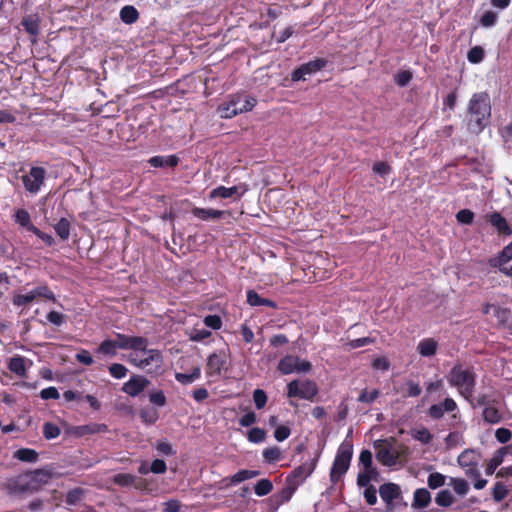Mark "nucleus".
<instances>
[{
  "mask_svg": "<svg viewBox=\"0 0 512 512\" xmlns=\"http://www.w3.org/2000/svg\"><path fill=\"white\" fill-rule=\"evenodd\" d=\"M291 434V430L286 425L278 426L274 431V437L278 442L286 440Z\"/></svg>",
  "mask_w": 512,
  "mask_h": 512,
  "instance_id": "e2e57ef3",
  "label": "nucleus"
},
{
  "mask_svg": "<svg viewBox=\"0 0 512 512\" xmlns=\"http://www.w3.org/2000/svg\"><path fill=\"white\" fill-rule=\"evenodd\" d=\"M8 367L10 371L16 374L17 376L26 377L27 370L24 357L16 355L10 358Z\"/></svg>",
  "mask_w": 512,
  "mask_h": 512,
  "instance_id": "393cba45",
  "label": "nucleus"
},
{
  "mask_svg": "<svg viewBox=\"0 0 512 512\" xmlns=\"http://www.w3.org/2000/svg\"><path fill=\"white\" fill-rule=\"evenodd\" d=\"M150 384V381L142 375H133L129 381L123 384L121 390L129 396L136 397Z\"/></svg>",
  "mask_w": 512,
  "mask_h": 512,
  "instance_id": "ddd939ff",
  "label": "nucleus"
},
{
  "mask_svg": "<svg viewBox=\"0 0 512 512\" xmlns=\"http://www.w3.org/2000/svg\"><path fill=\"white\" fill-rule=\"evenodd\" d=\"M96 353L114 357L117 354V346L114 339H105L96 349Z\"/></svg>",
  "mask_w": 512,
  "mask_h": 512,
  "instance_id": "cd10ccee",
  "label": "nucleus"
},
{
  "mask_svg": "<svg viewBox=\"0 0 512 512\" xmlns=\"http://www.w3.org/2000/svg\"><path fill=\"white\" fill-rule=\"evenodd\" d=\"M467 57L471 63H479L483 60L484 49L481 46H474L469 50Z\"/></svg>",
  "mask_w": 512,
  "mask_h": 512,
  "instance_id": "5fc2aeb1",
  "label": "nucleus"
},
{
  "mask_svg": "<svg viewBox=\"0 0 512 512\" xmlns=\"http://www.w3.org/2000/svg\"><path fill=\"white\" fill-rule=\"evenodd\" d=\"M374 448L376 450V459L384 466L396 465L399 453L392 447L386 444V441L377 440L374 442Z\"/></svg>",
  "mask_w": 512,
  "mask_h": 512,
  "instance_id": "9d476101",
  "label": "nucleus"
},
{
  "mask_svg": "<svg viewBox=\"0 0 512 512\" xmlns=\"http://www.w3.org/2000/svg\"><path fill=\"white\" fill-rule=\"evenodd\" d=\"M21 25L31 36L36 37L40 32V17L38 14H29L22 18Z\"/></svg>",
  "mask_w": 512,
  "mask_h": 512,
  "instance_id": "6ab92c4d",
  "label": "nucleus"
},
{
  "mask_svg": "<svg viewBox=\"0 0 512 512\" xmlns=\"http://www.w3.org/2000/svg\"><path fill=\"white\" fill-rule=\"evenodd\" d=\"M470 130L479 133L488 123L491 115L490 98L487 93H475L469 102Z\"/></svg>",
  "mask_w": 512,
  "mask_h": 512,
  "instance_id": "f03ea898",
  "label": "nucleus"
},
{
  "mask_svg": "<svg viewBox=\"0 0 512 512\" xmlns=\"http://www.w3.org/2000/svg\"><path fill=\"white\" fill-rule=\"evenodd\" d=\"M54 230L57 234V236L63 240L66 241L70 237V230H71V224L70 221L66 218H61L55 225Z\"/></svg>",
  "mask_w": 512,
  "mask_h": 512,
  "instance_id": "bb28decb",
  "label": "nucleus"
},
{
  "mask_svg": "<svg viewBox=\"0 0 512 512\" xmlns=\"http://www.w3.org/2000/svg\"><path fill=\"white\" fill-rule=\"evenodd\" d=\"M120 18L126 24H132L139 18V13L134 6L126 5L120 10Z\"/></svg>",
  "mask_w": 512,
  "mask_h": 512,
  "instance_id": "c85d7f7f",
  "label": "nucleus"
},
{
  "mask_svg": "<svg viewBox=\"0 0 512 512\" xmlns=\"http://www.w3.org/2000/svg\"><path fill=\"white\" fill-rule=\"evenodd\" d=\"M379 396V391L377 389H373L371 392H368L366 389L362 390L358 401L362 403H372L374 402Z\"/></svg>",
  "mask_w": 512,
  "mask_h": 512,
  "instance_id": "4d7b16f0",
  "label": "nucleus"
},
{
  "mask_svg": "<svg viewBox=\"0 0 512 512\" xmlns=\"http://www.w3.org/2000/svg\"><path fill=\"white\" fill-rule=\"evenodd\" d=\"M266 431L259 427L251 428L247 433V439L251 443H262L266 439Z\"/></svg>",
  "mask_w": 512,
  "mask_h": 512,
  "instance_id": "ea45409f",
  "label": "nucleus"
},
{
  "mask_svg": "<svg viewBox=\"0 0 512 512\" xmlns=\"http://www.w3.org/2000/svg\"><path fill=\"white\" fill-rule=\"evenodd\" d=\"M40 397L43 400H49V399L57 400L60 398V394L55 387L51 386V387L42 389L40 391Z\"/></svg>",
  "mask_w": 512,
  "mask_h": 512,
  "instance_id": "69168bd1",
  "label": "nucleus"
},
{
  "mask_svg": "<svg viewBox=\"0 0 512 512\" xmlns=\"http://www.w3.org/2000/svg\"><path fill=\"white\" fill-rule=\"evenodd\" d=\"M110 375L115 379H122L126 377L128 369L120 363H113L108 368Z\"/></svg>",
  "mask_w": 512,
  "mask_h": 512,
  "instance_id": "de8ad7c7",
  "label": "nucleus"
},
{
  "mask_svg": "<svg viewBox=\"0 0 512 512\" xmlns=\"http://www.w3.org/2000/svg\"><path fill=\"white\" fill-rule=\"evenodd\" d=\"M247 192V185L246 184H239L232 187H225V186H218L211 190L209 194L210 199L215 198H231L235 195L238 196V198L242 197Z\"/></svg>",
  "mask_w": 512,
  "mask_h": 512,
  "instance_id": "dca6fc26",
  "label": "nucleus"
},
{
  "mask_svg": "<svg viewBox=\"0 0 512 512\" xmlns=\"http://www.w3.org/2000/svg\"><path fill=\"white\" fill-rule=\"evenodd\" d=\"M260 474L258 470H240L231 477V483L237 484L245 480L257 477Z\"/></svg>",
  "mask_w": 512,
  "mask_h": 512,
  "instance_id": "72a5a7b5",
  "label": "nucleus"
},
{
  "mask_svg": "<svg viewBox=\"0 0 512 512\" xmlns=\"http://www.w3.org/2000/svg\"><path fill=\"white\" fill-rule=\"evenodd\" d=\"M148 163L155 168H164V167H176L179 163V157L176 155L162 156L157 155L153 156L148 160Z\"/></svg>",
  "mask_w": 512,
  "mask_h": 512,
  "instance_id": "aec40b11",
  "label": "nucleus"
},
{
  "mask_svg": "<svg viewBox=\"0 0 512 512\" xmlns=\"http://www.w3.org/2000/svg\"><path fill=\"white\" fill-rule=\"evenodd\" d=\"M437 342L433 338H426L419 342L417 351L423 357H431L436 354Z\"/></svg>",
  "mask_w": 512,
  "mask_h": 512,
  "instance_id": "b1692460",
  "label": "nucleus"
},
{
  "mask_svg": "<svg viewBox=\"0 0 512 512\" xmlns=\"http://www.w3.org/2000/svg\"><path fill=\"white\" fill-rule=\"evenodd\" d=\"M38 298H43L55 302L56 297L54 292L49 288L47 284L39 285L29 292L14 293L12 297V304L15 307L26 308Z\"/></svg>",
  "mask_w": 512,
  "mask_h": 512,
  "instance_id": "39448f33",
  "label": "nucleus"
},
{
  "mask_svg": "<svg viewBox=\"0 0 512 512\" xmlns=\"http://www.w3.org/2000/svg\"><path fill=\"white\" fill-rule=\"evenodd\" d=\"M445 484V476L439 472L431 473L428 476V486L437 489Z\"/></svg>",
  "mask_w": 512,
  "mask_h": 512,
  "instance_id": "8fccbe9b",
  "label": "nucleus"
},
{
  "mask_svg": "<svg viewBox=\"0 0 512 512\" xmlns=\"http://www.w3.org/2000/svg\"><path fill=\"white\" fill-rule=\"evenodd\" d=\"M448 382L464 399L471 401L476 386V374L472 369L463 368L461 364L454 365L449 372Z\"/></svg>",
  "mask_w": 512,
  "mask_h": 512,
  "instance_id": "7ed1b4c3",
  "label": "nucleus"
},
{
  "mask_svg": "<svg viewBox=\"0 0 512 512\" xmlns=\"http://www.w3.org/2000/svg\"><path fill=\"white\" fill-rule=\"evenodd\" d=\"M6 489L10 495L23 494L31 490L29 484H21L16 481L8 483Z\"/></svg>",
  "mask_w": 512,
  "mask_h": 512,
  "instance_id": "a18cd8bd",
  "label": "nucleus"
},
{
  "mask_svg": "<svg viewBox=\"0 0 512 512\" xmlns=\"http://www.w3.org/2000/svg\"><path fill=\"white\" fill-rule=\"evenodd\" d=\"M46 319L56 326H61L65 322V315L57 311H50Z\"/></svg>",
  "mask_w": 512,
  "mask_h": 512,
  "instance_id": "338daca9",
  "label": "nucleus"
},
{
  "mask_svg": "<svg viewBox=\"0 0 512 512\" xmlns=\"http://www.w3.org/2000/svg\"><path fill=\"white\" fill-rule=\"evenodd\" d=\"M488 222L493 226L500 236L512 235V228L507 220L499 212H493L488 215Z\"/></svg>",
  "mask_w": 512,
  "mask_h": 512,
  "instance_id": "a211bd4d",
  "label": "nucleus"
},
{
  "mask_svg": "<svg viewBox=\"0 0 512 512\" xmlns=\"http://www.w3.org/2000/svg\"><path fill=\"white\" fill-rule=\"evenodd\" d=\"M149 400L152 404L163 407L167 403L166 396L162 390H156L149 393Z\"/></svg>",
  "mask_w": 512,
  "mask_h": 512,
  "instance_id": "3c124183",
  "label": "nucleus"
},
{
  "mask_svg": "<svg viewBox=\"0 0 512 512\" xmlns=\"http://www.w3.org/2000/svg\"><path fill=\"white\" fill-rule=\"evenodd\" d=\"M495 437L498 442L505 444L511 440L512 433L507 428H498L495 432Z\"/></svg>",
  "mask_w": 512,
  "mask_h": 512,
  "instance_id": "774afa93",
  "label": "nucleus"
},
{
  "mask_svg": "<svg viewBox=\"0 0 512 512\" xmlns=\"http://www.w3.org/2000/svg\"><path fill=\"white\" fill-rule=\"evenodd\" d=\"M273 490V484L269 479H261L254 486L257 496H266Z\"/></svg>",
  "mask_w": 512,
  "mask_h": 512,
  "instance_id": "58836bf2",
  "label": "nucleus"
},
{
  "mask_svg": "<svg viewBox=\"0 0 512 512\" xmlns=\"http://www.w3.org/2000/svg\"><path fill=\"white\" fill-rule=\"evenodd\" d=\"M509 494V489L502 483L496 482L492 489V496L495 502H501Z\"/></svg>",
  "mask_w": 512,
  "mask_h": 512,
  "instance_id": "a19ab883",
  "label": "nucleus"
},
{
  "mask_svg": "<svg viewBox=\"0 0 512 512\" xmlns=\"http://www.w3.org/2000/svg\"><path fill=\"white\" fill-rule=\"evenodd\" d=\"M203 322L205 326L213 330H219L223 325L221 317L216 314L205 316Z\"/></svg>",
  "mask_w": 512,
  "mask_h": 512,
  "instance_id": "603ef678",
  "label": "nucleus"
},
{
  "mask_svg": "<svg viewBox=\"0 0 512 512\" xmlns=\"http://www.w3.org/2000/svg\"><path fill=\"white\" fill-rule=\"evenodd\" d=\"M379 494L386 503L387 510L391 511L394 508L393 502L401 497V489L395 483H384L379 487Z\"/></svg>",
  "mask_w": 512,
  "mask_h": 512,
  "instance_id": "2eb2a0df",
  "label": "nucleus"
},
{
  "mask_svg": "<svg viewBox=\"0 0 512 512\" xmlns=\"http://www.w3.org/2000/svg\"><path fill=\"white\" fill-rule=\"evenodd\" d=\"M353 456V445L349 441H343L338 447L335 459L330 470V481L336 484L347 472Z\"/></svg>",
  "mask_w": 512,
  "mask_h": 512,
  "instance_id": "20e7f679",
  "label": "nucleus"
},
{
  "mask_svg": "<svg viewBox=\"0 0 512 512\" xmlns=\"http://www.w3.org/2000/svg\"><path fill=\"white\" fill-rule=\"evenodd\" d=\"M51 477V473L45 469H37L32 472V480L40 484L48 483Z\"/></svg>",
  "mask_w": 512,
  "mask_h": 512,
  "instance_id": "6e6d98bb",
  "label": "nucleus"
},
{
  "mask_svg": "<svg viewBox=\"0 0 512 512\" xmlns=\"http://www.w3.org/2000/svg\"><path fill=\"white\" fill-rule=\"evenodd\" d=\"M13 457L21 462L35 463L39 458V454L34 449L21 448L14 452Z\"/></svg>",
  "mask_w": 512,
  "mask_h": 512,
  "instance_id": "a878e982",
  "label": "nucleus"
},
{
  "mask_svg": "<svg viewBox=\"0 0 512 512\" xmlns=\"http://www.w3.org/2000/svg\"><path fill=\"white\" fill-rule=\"evenodd\" d=\"M498 19V14L494 11L488 10L483 13L481 16L479 23L483 27H492L496 24Z\"/></svg>",
  "mask_w": 512,
  "mask_h": 512,
  "instance_id": "49530a36",
  "label": "nucleus"
},
{
  "mask_svg": "<svg viewBox=\"0 0 512 512\" xmlns=\"http://www.w3.org/2000/svg\"><path fill=\"white\" fill-rule=\"evenodd\" d=\"M458 408L453 398L447 397L442 402L433 404L428 409V416L433 420H440L445 413L454 412Z\"/></svg>",
  "mask_w": 512,
  "mask_h": 512,
  "instance_id": "4468645a",
  "label": "nucleus"
},
{
  "mask_svg": "<svg viewBox=\"0 0 512 512\" xmlns=\"http://www.w3.org/2000/svg\"><path fill=\"white\" fill-rule=\"evenodd\" d=\"M268 397L264 390L255 389L253 392V401L257 409H262L267 403Z\"/></svg>",
  "mask_w": 512,
  "mask_h": 512,
  "instance_id": "864d4df0",
  "label": "nucleus"
},
{
  "mask_svg": "<svg viewBox=\"0 0 512 512\" xmlns=\"http://www.w3.org/2000/svg\"><path fill=\"white\" fill-rule=\"evenodd\" d=\"M318 393V387L314 381L292 380L287 385V396L289 398H300L312 400Z\"/></svg>",
  "mask_w": 512,
  "mask_h": 512,
  "instance_id": "423d86ee",
  "label": "nucleus"
},
{
  "mask_svg": "<svg viewBox=\"0 0 512 512\" xmlns=\"http://www.w3.org/2000/svg\"><path fill=\"white\" fill-rule=\"evenodd\" d=\"M15 221L31 232V227L34 226L31 223V217L27 210L18 209L15 213Z\"/></svg>",
  "mask_w": 512,
  "mask_h": 512,
  "instance_id": "f704fd0d",
  "label": "nucleus"
},
{
  "mask_svg": "<svg viewBox=\"0 0 512 512\" xmlns=\"http://www.w3.org/2000/svg\"><path fill=\"white\" fill-rule=\"evenodd\" d=\"M109 428L104 423H88L85 425L74 426L71 428V434L76 437H83L87 435L106 433Z\"/></svg>",
  "mask_w": 512,
  "mask_h": 512,
  "instance_id": "f3484780",
  "label": "nucleus"
},
{
  "mask_svg": "<svg viewBox=\"0 0 512 512\" xmlns=\"http://www.w3.org/2000/svg\"><path fill=\"white\" fill-rule=\"evenodd\" d=\"M136 477L129 473H118L113 477V482L116 485L127 487L134 484Z\"/></svg>",
  "mask_w": 512,
  "mask_h": 512,
  "instance_id": "37998d69",
  "label": "nucleus"
},
{
  "mask_svg": "<svg viewBox=\"0 0 512 512\" xmlns=\"http://www.w3.org/2000/svg\"><path fill=\"white\" fill-rule=\"evenodd\" d=\"M227 357L225 352H214L207 358L205 372L208 377L220 376L226 370Z\"/></svg>",
  "mask_w": 512,
  "mask_h": 512,
  "instance_id": "f8f14e48",
  "label": "nucleus"
},
{
  "mask_svg": "<svg viewBox=\"0 0 512 512\" xmlns=\"http://www.w3.org/2000/svg\"><path fill=\"white\" fill-rule=\"evenodd\" d=\"M212 335L211 331L201 328H193L189 334V339L193 342H201Z\"/></svg>",
  "mask_w": 512,
  "mask_h": 512,
  "instance_id": "09e8293b",
  "label": "nucleus"
},
{
  "mask_svg": "<svg viewBox=\"0 0 512 512\" xmlns=\"http://www.w3.org/2000/svg\"><path fill=\"white\" fill-rule=\"evenodd\" d=\"M76 360L86 366H90L94 363L93 357L90 352L85 349H81L75 356Z\"/></svg>",
  "mask_w": 512,
  "mask_h": 512,
  "instance_id": "680f3d73",
  "label": "nucleus"
},
{
  "mask_svg": "<svg viewBox=\"0 0 512 512\" xmlns=\"http://www.w3.org/2000/svg\"><path fill=\"white\" fill-rule=\"evenodd\" d=\"M263 459L268 464H273L281 460L282 452L277 446L265 448L262 452Z\"/></svg>",
  "mask_w": 512,
  "mask_h": 512,
  "instance_id": "7c9ffc66",
  "label": "nucleus"
},
{
  "mask_svg": "<svg viewBox=\"0 0 512 512\" xmlns=\"http://www.w3.org/2000/svg\"><path fill=\"white\" fill-rule=\"evenodd\" d=\"M483 418L486 422L495 424L501 421L502 415L497 408L488 406L483 410Z\"/></svg>",
  "mask_w": 512,
  "mask_h": 512,
  "instance_id": "c9c22d12",
  "label": "nucleus"
},
{
  "mask_svg": "<svg viewBox=\"0 0 512 512\" xmlns=\"http://www.w3.org/2000/svg\"><path fill=\"white\" fill-rule=\"evenodd\" d=\"M456 219L462 224H471L474 219V213L469 209H462L456 214Z\"/></svg>",
  "mask_w": 512,
  "mask_h": 512,
  "instance_id": "bf43d9fd",
  "label": "nucleus"
},
{
  "mask_svg": "<svg viewBox=\"0 0 512 512\" xmlns=\"http://www.w3.org/2000/svg\"><path fill=\"white\" fill-rule=\"evenodd\" d=\"M139 417L147 425H153L159 419V412L155 408L146 407L139 411Z\"/></svg>",
  "mask_w": 512,
  "mask_h": 512,
  "instance_id": "c756f323",
  "label": "nucleus"
},
{
  "mask_svg": "<svg viewBox=\"0 0 512 512\" xmlns=\"http://www.w3.org/2000/svg\"><path fill=\"white\" fill-rule=\"evenodd\" d=\"M449 485L452 486L454 492L460 496L466 495L469 491L468 482L462 478H451Z\"/></svg>",
  "mask_w": 512,
  "mask_h": 512,
  "instance_id": "473e14b6",
  "label": "nucleus"
},
{
  "mask_svg": "<svg viewBox=\"0 0 512 512\" xmlns=\"http://www.w3.org/2000/svg\"><path fill=\"white\" fill-rule=\"evenodd\" d=\"M61 433L60 428L51 422H45L43 425V435L44 438L47 440L55 439L57 438Z\"/></svg>",
  "mask_w": 512,
  "mask_h": 512,
  "instance_id": "c03bdc74",
  "label": "nucleus"
},
{
  "mask_svg": "<svg viewBox=\"0 0 512 512\" xmlns=\"http://www.w3.org/2000/svg\"><path fill=\"white\" fill-rule=\"evenodd\" d=\"M257 105V99L245 93L229 94L217 107V113L222 119H231L239 114L250 112Z\"/></svg>",
  "mask_w": 512,
  "mask_h": 512,
  "instance_id": "f257e3e1",
  "label": "nucleus"
},
{
  "mask_svg": "<svg viewBox=\"0 0 512 512\" xmlns=\"http://www.w3.org/2000/svg\"><path fill=\"white\" fill-rule=\"evenodd\" d=\"M156 449L160 454L166 456H173L176 454V451L173 449L172 445L167 441H158L156 444Z\"/></svg>",
  "mask_w": 512,
  "mask_h": 512,
  "instance_id": "052dcab7",
  "label": "nucleus"
},
{
  "mask_svg": "<svg viewBox=\"0 0 512 512\" xmlns=\"http://www.w3.org/2000/svg\"><path fill=\"white\" fill-rule=\"evenodd\" d=\"M312 368V364L307 360H301L297 356L286 355L278 363V370L288 375L293 372H308Z\"/></svg>",
  "mask_w": 512,
  "mask_h": 512,
  "instance_id": "6e6552de",
  "label": "nucleus"
},
{
  "mask_svg": "<svg viewBox=\"0 0 512 512\" xmlns=\"http://www.w3.org/2000/svg\"><path fill=\"white\" fill-rule=\"evenodd\" d=\"M318 457L317 455L293 469L286 478L288 485L299 486L302 484L314 472Z\"/></svg>",
  "mask_w": 512,
  "mask_h": 512,
  "instance_id": "0eeeda50",
  "label": "nucleus"
},
{
  "mask_svg": "<svg viewBox=\"0 0 512 512\" xmlns=\"http://www.w3.org/2000/svg\"><path fill=\"white\" fill-rule=\"evenodd\" d=\"M435 502L437 505L441 507H449L453 504L454 497L449 490H441L440 492H438L435 498Z\"/></svg>",
  "mask_w": 512,
  "mask_h": 512,
  "instance_id": "79ce46f5",
  "label": "nucleus"
},
{
  "mask_svg": "<svg viewBox=\"0 0 512 512\" xmlns=\"http://www.w3.org/2000/svg\"><path fill=\"white\" fill-rule=\"evenodd\" d=\"M359 462L363 465L366 472L377 473L376 469L373 467V456L370 450L364 449L361 451L359 455Z\"/></svg>",
  "mask_w": 512,
  "mask_h": 512,
  "instance_id": "2f4dec72",
  "label": "nucleus"
},
{
  "mask_svg": "<svg viewBox=\"0 0 512 512\" xmlns=\"http://www.w3.org/2000/svg\"><path fill=\"white\" fill-rule=\"evenodd\" d=\"M45 176L46 170L43 167H32L29 173L22 177L25 189L32 194L38 193L44 183Z\"/></svg>",
  "mask_w": 512,
  "mask_h": 512,
  "instance_id": "1a4fd4ad",
  "label": "nucleus"
},
{
  "mask_svg": "<svg viewBox=\"0 0 512 512\" xmlns=\"http://www.w3.org/2000/svg\"><path fill=\"white\" fill-rule=\"evenodd\" d=\"M431 502V494L425 488H418L413 495L412 507L414 509L426 508Z\"/></svg>",
  "mask_w": 512,
  "mask_h": 512,
  "instance_id": "5701e85b",
  "label": "nucleus"
},
{
  "mask_svg": "<svg viewBox=\"0 0 512 512\" xmlns=\"http://www.w3.org/2000/svg\"><path fill=\"white\" fill-rule=\"evenodd\" d=\"M412 79V73L409 70H402L395 75V82L398 86H406Z\"/></svg>",
  "mask_w": 512,
  "mask_h": 512,
  "instance_id": "13d9d810",
  "label": "nucleus"
},
{
  "mask_svg": "<svg viewBox=\"0 0 512 512\" xmlns=\"http://www.w3.org/2000/svg\"><path fill=\"white\" fill-rule=\"evenodd\" d=\"M476 462L475 452L471 449L464 450L458 456V463L461 467H470L473 466Z\"/></svg>",
  "mask_w": 512,
  "mask_h": 512,
  "instance_id": "e433bc0d",
  "label": "nucleus"
},
{
  "mask_svg": "<svg viewBox=\"0 0 512 512\" xmlns=\"http://www.w3.org/2000/svg\"><path fill=\"white\" fill-rule=\"evenodd\" d=\"M494 315L497 318L498 323L505 326L510 316V310L507 308L497 307Z\"/></svg>",
  "mask_w": 512,
  "mask_h": 512,
  "instance_id": "0e129e2a",
  "label": "nucleus"
},
{
  "mask_svg": "<svg viewBox=\"0 0 512 512\" xmlns=\"http://www.w3.org/2000/svg\"><path fill=\"white\" fill-rule=\"evenodd\" d=\"M117 349H132L145 352L148 340L142 336H129L121 333L116 334L114 339Z\"/></svg>",
  "mask_w": 512,
  "mask_h": 512,
  "instance_id": "9b49d317",
  "label": "nucleus"
},
{
  "mask_svg": "<svg viewBox=\"0 0 512 512\" xmlns=\"http://www.w3.org/2000/svg\"><path fill=\"white\" fill-rule=\"evenodd\" d=\"M322 67L323 66H299L298 69L292 72V81H299L303 79L304 75L315 73Z\"/></svg>",
  "mask_w": 512,
  "mask_h": 512,
  "instance_id": "4c0bfd02",
  "label": "nucleus"
},
{
  "mask_svg": "<svg viewBox=\"0 0 512 512\" xmlns=\"http://www.w3.org/2000/svg\"><path fill=\"white\" fill-rule=\"evenodd\" d=\"M247 303L252 307L267 306L272 309L278 308L275 301L261 297L255 290L247 291Z\"/></svg>",
  "mask_w": 512,
  "mask_h": 512,
  "instance_id": "412c9836",
  "label": "nucleus"
},
{
  "mask_svg": "<svg viewBox=\"0 0 512 512\" xmlns=\"http://www.w3.org/2000/svg\"><path fill=\"white\" fill-rule=\"evenodd\" d=\"M191 212L193 216L203 221H208L211 219H220L226 213L225 211L222 210L199 207H194Z\"/></svg>",
  "mask_w": 512,
  "mask_h": 512,
  "instance_id": "4be33fe9",
  "label": "nucleus"
}]
</instances>
